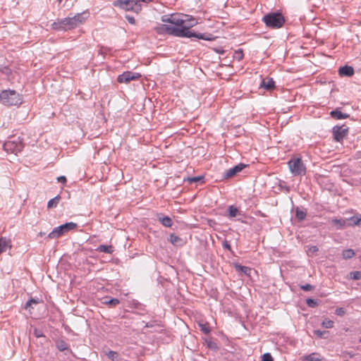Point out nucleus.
<instances>
[{
  "label": "nucleus",
  "instance_id": "32",
  "mask_svg": "<svg viewBox=\"0 0 361 361\" xmlns=\"http://www.w3.org/2000/svg\"><path fill=\"white\" fill-rule=\"evenodd\" d=\"M350 279L353 280H359L361 279V271H355L350 273Z\"/></svg>",
  "mask_w": 361,
  "mask_h": 361
},
{
  "label": "nucleus",
  "instance_id": "51",
  "mask_svg": "<svg viewBox=\"0 0 361 361\" xmlns=\"http://www.w3.org/2000/svg\"><path fill=\"white\" fill-rule=\"evenodd\" d=\"M39 234V235L42 236L43 235H44V233L40 232Z\"/></svg>",
  "mask_w": 361,
  "mask_h": 361
},
{
  "label": "nucleus",
  "instance_id": "36",
  "mask_svg": "<svg viewBox=\"0 0 361 361\" xmlns=\"http://www.w3.org/2000/svg\"><path fill=\"white\" fill-rule=\"evenodd\" d=\"M200 329L202 332L205 334H209L210 333V329L207 325V324H199Z\"/></svg>",
  "mask_w": 361,
  "mask_h": 361
},
{
  "label": "nucleus",
  "instance_id": "21",
  "mask_svg": "<svg viewBox=\"0 0 361 361\" xmlns=\"http://www.w3.org/2000/svg\"><path fill=\"white\" fill-rule=\"evenodd\" d=\"M348 219H333L331 220L332 224L336 226V229H343L346 226Z\"/></svg>",
  "mask_w": 361,
  "mask_h": 361
},
{
  "label": "nucleus",
  "instance_id": "42",
  "mask_svg": "<svg viewBox=\"0 0 361 361\" xmlns=\"http://www.w3.org/2000/svg\"><path fill=\"white\" fill-rule=\"evenodd\" d=\"M346 311L343 307L336 308L335 310V314L338 316H343L345 314Z\"/></svg>",
  "mask_w": 361,
  "mask_h": 361
},
{
  "label": "nucleus",
  "instance_id": "38",
  "mask_svg": "<svg viewBox=\"0 0 361 361\" xmlns=\"http://www.w3.org/2000/svg\"><path fill=\"white\" fill-rule=\"evenodd\" d=\"M106 355L109 359L112 360H114L118 357V353L113 350H109L108 353H106Z\"/></svg>",
  "mask_w": 361,
  "mask_h": 361
},
{
  "label": "nucleus",
  "instance_id": "31",
  "mask_svg": "<svg viewBox=\"0 0 361 361\" xmlns=\"http://www.w3.org/2000/svg\"><path fill=\"white\" fill-rule=\"evenodd\" d=\"M322 326L326 329H331L334 326V322L328 318H326L322 322Z\"/></svg>",
  "mask_w": 361,
  "mask_h": 361
},
{
  "label": "nucleus",
  "instance_id": "35",
  "mask_svg": "<svg viewBox=\"0 0 361 361\" xmlns=\"http://www.w3.org/2000/svg\"><path fill=\"white\" fill-rule=\"evenodd\" d=\"M206 343H207V346L209 348V349H212V350H218V345L217 344L214 342V341H212L211 340H206Z\"/></svg>",
  "mask_w": 361,
  "mask_h": 361
},
{
  "label": "nucleus",
  "instance_id": "46",
  "mask_svg": "<svg viewBox=\"0 0 361 361\" xmlns=\"http://www.w3.org/2000/svg\"><path fill=\"white\" fill-rule=\"evenodd\" d=\"M126 19H127V20L128 21L129 23H130V24H135V20L133 16H126Z\"/></svg>",
  "mask_w": 361,
  "mask_h": 361
},
{
  "label": "nucleus",
  "instance_id": "39",
  "mask_svg": "<svg viewBox=\"0 0 361 361\" xmlns=\"http://www.w3.org/2000/svg\"><path fill=\"white\" fill-rule=\"evenodd\" d=\"M234 58L238 61H240L243 58V52L241 49H239L235 52Z\"/></svg>",
  "mask_w": 361,
  "mask_h": 361
},
{
  "label": "nucleus",
  "instance_id": "10",
  "mask_svg": "<svg viewBox=\"0 0 361 361\" xmlns=\"http://www.w3.org/2000/svg\"><path fill=\"white\" fill-rule=\"evenodd\" d=\"M141 77L138 73H133L131 71H126L119 75L117 78V81L119 83H128L131 80H137Z\"/></svg>",
  "mask_w": 361,
  "mask_h": 361
},
{
  "label": "nucleus",
  "instance_id": "23",
  "mask_svg": "<svg viewBox=\"0 0 361 361\" xmlns=\"http://www.w3.org/2000/svg\"><path fill=\"white\" fill-rule=\"evenodd\" d=\"M323 357L317 353H312L304 357L305 361H321Z\"/></svg>",
  "mask_w": 361,
  "mask_h": 361
},
{
  "label": "nucleus",
  "instance_id": "4",
  "mask_svg": "<svg viewBox=\"0 0 361 361\" xmlns=\"http://www.w3.org/2000/svg\"><path fill=\"white\" fill-rule=\"evenodd\" d=\"M0 102L6 106L18 105L22 103V98L16 91L6 90L1 92Z\"/></svg>",
  "mask_w": 361,
  "mask_h": 361
},
{
  "label": "nucleus",
  "instance_id": "16",
  "mask_svg": "<svg viewBox=\"0 0 361 361\" xmlns=\"http://www.w3.org/2000/svg\"><path fill=\"white\" fill-rule=\"evenodd\" d=\"M11 247V242L6 237L0 238V254L6 252L8 249Z\"/></svg>",
  "mask_w": 361,
  "mask_h": 361
},
{
  "label": "nucleus",
  "instance_id": "50",
  "mask_svg": "<svg viewBox=\"0 0 361 361\" xmlns=\"http://www.w3.org/2000/svg\"><path fill=\"white\" fill-rule=\"evenodd\" d=\"M140 1L145 2V3H148V2L151 1V0H140Z\"/></svg>",
  "mask_w": 361,
  "mask_h": 361
},
{
  "label": "nucleus",
  "instance_id": "18",
  "mask_svg": "<svg viewBox=\"0 0 361 361\" xmlns=\"http://www.w3.org/2000/svg\"><path fill=\"white\" fill-rule=\"evenodd\" d=\"M183 20V15L172 14L171 15V24L175 25L176 27H182L184 24Z\"/></svg>",
  "mask_w": 361,
  "mask_h": 361
},
{
  "label": "nucleus",
  "instance_id": "19",
  "mask_svg": "<svg viewBox=\"0 0 361 361\" xmlns=\"http://www.w3.org/2000/svg\"><path fill=\"white\" fill-rule=\"evenodd\" d=\"M168 240L171 243L173 244V245L175 246H183L184 245V240L180 238L179 236L178 235H176L174 233H171L170 235H169V238L168 239Z\"/></svg>",
  "mask_w": 361,
  "mask_h": 361
},
{
  "label": "nucleus",
  "instance_id": "17",
  "mask_svg": "<svg viewBox=\"0 0 361 361\" xmlns=\"http://www.w3.org/2000/svg\"><path fill=\"white\" fill-rule=\"evenodd\" d=\"M330 116L335 118V119H338V120H340V119H345V118H347L350 116V115L348 114H344V113H342L340 110H339V108H336V109L334 110H332L331 112H330Z\"/></svg>",
  "mask_w": 361,
  "mask_h": 361
},
{
  "label": "nucleus",
  "instance_id": "47",
  "mask_svg": "<svg viewBox=\"0 0 361 361\" xmlns=\"http://www.w3.org/2000/svg\"><path fill=\"white\" fill-rule=\"evenodd\" d=\"M57 180L59 183H65L66 182V178L63 176L57 178Z\"/></svg>",
  "mask_w": 361,
  "mask_h": 361
},
{
  "label": "nucleus",
  "instance_id": "26",
  "mask_svg": "<svg viewBox=\"0 0 361 361\" xmlns=\"http://www.w3.org/2000/svg\"><path fill=\"white\" fill-rule=\"evenodd\" d=\"M60 200H61L60 195H57L55 197L51 199L47 203V207L49 209L56 207Z\"/></svg>",
  "mask_w": 361,
  "mask_h": 361
},
{
  "label": "nucleus",
  "instance_id": "2",
  "mask_svg": "<svg viewBox=\"0 0 361 361\" xmlns=\"http://www.w3.org/2000/svg\"><path fill=\"white\" fill-rule=\"evenodd\" d=\"M88 17V13H77L73 16H68L57 19L51 24L52 29L57 31H67L77 27L82 24Z\"/></svg>",
  "mask_w": 361,
  "mask_h": 361
},
{
  "label": "nucleus",
  "instance_id": "49",
  "mask_svg": "<svg viewBox=\"0 0 361 361\" xmlns=\"http://www.w3.org/2000/svg\"><path fill=\"white\" fill-rule=\"evenodd\" d=\"M153 325L152 324H149V323H146L145 327V328H149V327H152Z\"/></svg>",
  "mask_w": 361,
  "mask_h": 361
},
{
  "label": "nucleus",
  "instance_id": "52",
  "mask_svg": "<svg viewBox=\"0 0 361 361\" xmlns=\"http://www.w3.org/2000/svg\"><path fill=\"white\" fill-rule=\"evenodd\" d=\"M359 342H361V336H360V340H359Z\"/></svg>",
  "mask_w": 361,
  "mask_h": 361
},
{
  "label": "nucleus",
  "instance_id": "14",
  "mask_svg": "<svg viewBox=\"0 0 361 361\" xmlns=\"http://www.w3.org/2000/svg\"><path fill=\"white\" fill-rule=\"evenodd\" d=\"M158 221L165 227L169 228L172 226V219L167 216H164L161 213L157 214Z\"/></svg>",
  "mask_w": 361,
  "mask_h": 361
},
{
  "label": "nucleus",
  "instance_id": "37",
  "mask_svg": "<svg viewBox=\"0 0 361 361\" xmlns=\"http://www.w3.org/2000/svg\"><path fill=\"white\" fill-rule=\"evenodd\" d=\"M306 304L308 305V307H315L316 306H317L318 305V302L316 300L314 299H312V298H307L306 300Z\"/></svg>",
  "mask_w": 361,
  "mask_h": 361
},
{
  "label": "nucleus",
  "instance_id": "25",
  "mask_svg": "<svg viewBox=\"0 0 361 361\" xmlns=\"http://www.w3.org/2000/svg\"><path fill=\"white\" fill-rule=\"evenodd\" d=\"M97 251L100 252L111 254L114 252L113 247L111 245H100L97 249Z\"/></svg>",
  "mask_w": 361,
  "mask_h": 361
},
{
  "label": "nucleus",
  "instance_id": "11",
  "mask_svg": "<svg viewBox=\"0 0 361 361\" xmlns=\"http://www.w3.org/2000/svg\"><path fill=\"white\" fill-rule=\"evenodd\" d=\"M232 265L235 268V271L239 274V275H240V276L245 275L247 276H250L251 271H252L251 268H250L248 267H245V266H242L240 264H238V262H233Z\"/></svg>",
  "mask_w": 361,
  "mask_h": 361
},
{
  "label": "nucleus",
  "instance_id": "27",
  "mask_svg": "<svg viewBox=\"0 0 361 361\" xmlns=\"http://www.w3.org/2000/svg\"><path fill=\"white\" fill-rule=\"evenodd\" d=\"M56 348L59 351L63 352L68 349V344L63 340L56 341Z\"/></svg>",
  "mask_w": 361,
  "mask_h": 361
},
{
  "label": "nucleus",
  "instance_id": "28",
  "mask_svg": "<svg viewBox=\"0 0 361 361\" xmlns=\"http://www.w3.org/2000/svg\"><path fill=\"white\" fill-rule=\"evenodd\" d=\"M355 255V252L352 249H346L344 250L342 252V257L343 259H348Z\"/></svg>",
  "mask_w": 361,
  "mask_h": 361
},
{
  "label": "nucleus",
  "instance_id": "9",
  "mask_svg": "<svg viewBox=\"0 0 361 361\" xmlns=\"http://www.w3.org/2000/svg\"><path fill=\"white\" fill-rule=\"evenodd\" d=\"M348 127L345 125L335 126L332 129L334 138L337 142H341L348 134Z\"/></svg>",
  "mask_w": 361,
  "mask_h": 361
},
{
  "label": "nucleus",
  "instance_id": "12",
  "mask_svg": "<svg viewBox=\"0 0 361 361\" xmlns=\"http://www.w3.org/2000/svg\"><path fill=\"white\" fill-rule=\"evenodd\" d=\"M245 166L246 165L243 164H239L238 165H235L234 167L228 169L226 171L224 177L225 178H230L234 176L238 172L241 171Z\"/></svg>",
  "mask_w": 361,
  "mask_h": 361
},
{
  "label": "nucleus",
  "instance_id": "24",
  "mask_svg": "<svg viewBox=\"0 0 361 361\" xmlns=\"http://www.w3.org/2000/svg\"><path fill=\"white\" fill-rule=\"evenodd\" d=\"M349 226L361 225V214L353 216L348 219Z\"/></svg>",
  "mask_w": 361,
  "mask_h": 361
},
{
  "label": "nucleus",
  "instance_id": "5",
  "mask_svg": "<svg viewBox=\"0 0 361 361\" xmlns=\"http://www.w3.org/2000/svg\"><path fill=\"white\" fill-rule=\"evenodd\" d=\"M23 147L24 145L19 137H11L4 144L5 151L16 154L20 152Z\"/></svg>",
  "mask_w": 361,
  "mask_h": 361
},
{
  "label": "nucleus",
  "instance_id": "48",
  "mask_svg": "<svg viewBox=\"0 0 361 361\" xmlns=\"http://www.w3.org/2000/svg\"><path fill=\"white\" fill-rule=\"evenodd\" d=\"M309 250L312 252H316L319 250L317 246H312L310 247Z\"/></svg>",
  "mask_w": 361,
  "mask_h": 361
},
{
  "label": "nucleus",
  "instance_id": "30",
  "mask_svg": "<svg viewBox=\"0 0 361 361\" xmlns=\"http://www.w3.org/2000/svg\"><path fill=\"white\" fill-rule=\"evenodd\" d=\"M228 210L229 217H235L238 213V209L233 205L229 206Z\"/></svg>",
  "mask_w": 361,
  "mask_h": 361
},
{
  "label": "nucleus",
  "instance_id": "15",
  "mask_svg": "<svg viewBox=\"0 0 361 361\" xmlns=\"http://www.w3.org/2000/svg\"><path fill=\"white\" fill-rule=\"evenodd\" d=\"M338 74L341 76L350 77L354 74V69L352 66H344L339 68Z\"/></svg>",
  "mask_w": 361,
  "mask_h": 361
},
{
  "label": "nucleus",
  "instance_id": "7",
  "mask_svg": "<svg viewBox=\"0 0 361 361\" xmlns=\"http://www.w3.org/2000/svg\"><path fill=\"white\" fill-rule=\"evenodd\" d=\"M290 172L294 176H304L306 173V167L300 158L292 159L288 161Z\"/></svg>",
  "mask_w": 361,
  "mask_h": 361
},
{
  "label": "nucleus",
  "instance_id": "44",
  "mask_svg": "<svg viewBox=\"0 0 361 361\" xmlns=\"http://www.w3.org/2000/svg\"><path fill=\"white\" fill-rule=\"evenodd\" d=\"M161 21L164 23H168L171 24V16H163L161 17Z\"/></svg>",
  "mask_w": 361,
  "mask_h": 361
},
{
  "label": "nucleus",
  "instance_id": "1",
  "mask_svg": "<svg viewBox=\"0 0 361 361\" xmlns=\"http://www.w3.org/2000/svg\"><path fill=\"white\" fill-rule=\"evenodd\" d=\"M183 20L185 22L182 27L161 25L159 28L169 35L178 37H195L199 39H204L207 41H212L214 39L210 33H197L193 30H190V27H192L198 23L197 20L192 16L189 15H183Z\"/></svg>",
  "mask_w": 361,
  "mask_h": 361
},
{
  "label": "nucleus",
  "instance_id": "29",
  "mask_svg": "<svg viewBox=\"0 0 361 361\" xmlns=\"http://www.w3.org/2000/svg\"><path fill=\"white\" fill-rule=\"evenodd\" d=\"M40 302L39 298H31L28 301L26 302L25 305V309L30 310V308L32 307V305L39 304Z\"/></svg>",
  "mask_w": 361,
  "mask_h": 361
},
{
  "label": "nucleus",
  "instance_id": "45",
  "mask_svg": "<svg viewBox=\"0 0 361 361\" xmlns=\"http://www.w3.org/2000/svg\"><path fill=\"white\" fill-rule=\"evenodd\" d=\"M223 247L228 250H231V247L228 241L224 240L223 243Z\"/></svg>",
  "mask_w": 361,
  "mask_h": 361
},
{
  "label": "nucleus",
  "instance_id": "40",
  "mask_svg": "<svg viewBox=\"0 0 361 361\" xmlns=\"http://www.w3.org/2000/svg\"><path fill=\"white\" fill-rule=\"evenodd\" d=\"M300 288L304 291H310L314 289V286L311 284L307 283V284L300 286Z\"/></svg>",
  "mask_w": 361,
  "mask_h": 361
},
{
  "label": "nucleus",
  "instance_id": "33",
  "mask_svg": "<svg viewBox=\"0 0 361 361\" xmlns=\"http://www.w3.org/2000/svg\"><path fill=\"white\" fill-rule=\"evenodd\" d=\"M328 333H329L328 331H321L319 329L314 331V334L320 338H326V335L328 334Z\"/></svg>",
  "mask_w": 361,
  "mask_h": 361
},
{
  "label": "nucleus",
  "instance_id": "3",
  "mask_svg": "<svg viewBox=\"0 0 361 361\" xmlns=\"http://www.w3.org/2000/svg\"><path fill=\"white\" fill-rule=\"evenodd\" d=\"M262 21L266 26L272 29H279L285 23V18L279 12L269 13L264 16Z\"/></svg>",
  "mask_w": 361,
  "mask_h": 361
},
{
  "label": "nucleus",
  "instance_id": "8",
  "mask_svg": "<svg viewBox=\"0 0 361 361\" xmlns=\"http://www.w3.org/2000/svg\"><path fill=\"white\" fill-rule=\"evenodd\" d=\"M114 6H119L126 11H131L135 13L140 12L142 9L140 4L135 3L132 0H117L114 2Z\"/></svg>",
  "mask_w": 361,
  "mask_h": 361
},
{
  "label": "nucleus",
  "instance_id": "22",
  "mask_svg": "<svg viewBox=\"0 0 361 361\" xmlns=\"http://www.w3.org/2000/svg\"><path fill=\"white\" fill-rule=\"evenodd\" d=\"M103 300V304L109 305L111 307H116L120 303V300L117 298H109V297H106Z\"/></svg>",
  "mask_w": 361,
  "mask_h": 361
},
{
  "label": "nucleus",
  "instance_id": "34",
  "mask_svg": "<svg viewBox=\"0 0 361 361\" xmlns=\"http://www.w3.org/2000/svg\"><path fill=\"white\" fill-rule=\"evenodd\" d=\"M204 178L202 176H195V177L188 178V181L189 183H197V182H200V181L203 183L204 182Z\"/></svg>",
  "mask_w": 361,
  "mask_h": 361
},
{
  "label": "nucleus",
  "instance_id": "20",
  "mask_svg": "<svg viewBox=\"0 0 361 361\" xmlns=\"http://www.w3.org/2000/svg\"><path fill=\"white\" fill-rule=\"evenodd\" d=\"M307 216V210L304 208L297 207L295 208V216L299 221H302L305 219Z\"/></svg>",
  "mask_w": 361,
  "mask_h": 361
},
{
  "label": "nucleus",
  "instance_id": "43",
  "mask_svg": "<svg viewBox=\"0 0 361 361\" xmlns=\"http://www.w3.org/2000/svg\"><path fill=\"white\" fill-rule=\"evenodd\" d=\"M33 334L35 335V336H36L37 338H40V337H44V334L42 333V331L37 328H35L34 329V331H33Z\"/></svg>",
  "mask_w": 361,
  "mask_h": 361
},
{
  "label": "nucleus",
  "instance_id": "41",
  "mask_svg": "<svg viewBox=\"0 0 361 361\" xmlns=\"http://www.w3.org/2000/svg\"><path fill=\"white\" fill-rule=\"evenodd\" d=\"M271 355L269 353H264L262 357V361H273Z\"/></svg>",
  "mask_w": 361,
  "mask_h": 361
},
{
  "label": "nucleus",
  "instance_id": "13",
  "mask_svg": "<svg viewBox=\"0 0 361 361\" xmlns=\"http://www.w3.org/2000/svg\"><path fill=\"white\" fill-rule=\"evenodd\" d=\"M260 87L267 90H271L275 88V82L271 78H265L262 80Z\"/></svg>",
  "mask_w": 361,
  "mask_h": 361
},
{
  "label": "nucleus",
  "instance_id": "6",
  "mask_svg": "<svg viewBox=\"0 0 361 361\" xmlns=\"http://www.w3.org/2000/svg\"><path fill=\"white\" fill-rule=\"evenodd\" d=\"M78 224L73 222H68L64 224H62L59 226H57L54 228V230L50 232L48 235V238L53 239V238H57L60 236L63 235L64 233L74 230L77 228Z\"/></svg>",
  "mask_w": 361,
  "mask_h": 361
}]
</instances>
